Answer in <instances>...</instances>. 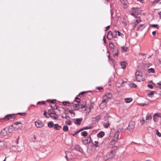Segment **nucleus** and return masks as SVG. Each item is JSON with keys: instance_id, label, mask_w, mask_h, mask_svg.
<instances>
[{"instance_id": "de8ad7c7", "label": "nucleus", "mask_w": 161, "mask_h": 161, "mask_svg": "<svg viewBox=\"0 0 161 161\" xmlns=\"http://www.w3.org/2000/svg\"><path fill=\"white\" fill-rule=\"evenodd\" d=\"M56 101V100H52V101H51L50 100H47V102H50L51 103H52L53 104H55L54 101Z\"/></svg>"}, {"instance_id": "0e129e2a", "label": "nucleus", "mask_w": 161, "mask_h": 161, "mask_svg": "<svg viewBox=\"0 0 161 161\" xmlns=\"http://www.w3.org/2000/svg\"><path fill=\"white\" fill-rule=\"evenodd\" d=\"M47 113L46 111H44L43 113V115L45 116L46 117H47Z\"/></svg>"}, {"instance_id": "4468645a", "label": "nucleus", "mask_w": 161, "mask_h": 161, "mask_svg": "<svg viewBox=\"0 0 161 161\" xmlns=\"http://www.w3.org/2000/svg\"><path fill=\"white\" fill-rule=\"evenodd\" d=\"M79 103H77L74 104L71 106V108L74 110H78L79 109Z\"/></svg>"}, {"instance_id": "7c9ffc66", "label": "nucleus", "mask_w": 161, "mask_h": 161, "mask_svg": "<svg viewBox=\"0 0 161 161\" xmlns=\"http://www.w3.org/2000/svg\"><path fill=\"white\" fill-rule=\"evenodd\" d=\"M68 126L66 125H64L63 127V130L65 132H67L68 130Z\"/></svg>"}, {"instance_id": "338daca9", "label": "nucleus", "mask_w": 161, "mask_h": 161, "mask_svg": "<svg viewBox=\"0 0 161 161\" xmlns=\"http://www.w3.org/2000/svg\"><path fill=\"white\" fill-rule=\"evenodd\" d=\"M140 122L142 123V125L145 122V120L144 119L141 120Z\"/></svg>"}, {"instance_id": "c85d7f7f", "label": "nucleus", "mask_w": 161, "mask_h": 161, "mask_svg": "<svg viewBox=\"0 0 161 161\" xmlns=\"http://www.w3.org/2000/svg\"><path fill=\"white\" fill-rule=\"evenodd\" d=\"M105 96H106L108 99L111 98L112 97L111 94L109 92L107 93L105 95Z\"/></svg>"}, {"instance_id": "680f3d73", "label": "nucleus", "mask_w": 161, "mask_h": 161, "mask_svg": "<svg viewBox=\"0 0 161 161\" xmlns=\"http://www.w3.org/2000/svg\"><path fill=\"white\" fill-rule=\"evenodd\" d=\"M122 49L124 52L126 51V49L124 47H121Z\"/></svg>"}, {"instance_id": "ea45409f", "label": "nucleus", "mask_w": 161, "mask_h": 161, "mask_svg": "<svg viewBox=\"0 0 161 161\" xmlns=\"http://www.w3.org/2000/svg\"><path fill=\"white\" fill-rule=\"evenodd\" d=\"M21 124V123L19 121H17V122H15L14 123V125H12L11 126L12 127L14 126V125H16L17 126L18 124Z\"/></svg>"}, {"instance_id": "a19ab883", "label": "nucleus", "mask_w": 161, "mask_h": 161, "mask_svg": "<svg viewBox=\"0 0 161 161\" xmlns=\"http://www.w3.org/2000/svg\"><path fill=\"white\" fill-rule=\"evenodd\" d=\"M156 134L159 137H161V134L158 131V130H156Z\"/></svg>"}, {"instance_id": "4d7b16f0", "label": "nucleus", "mask_w": 161, "mask_h": 161, "mask_svg": "<svg viewBox=\"0 0 161 161\" xmlns=\"http://www.w3.org/2000/svg\"><path fill=\"white\" fill-rule=\"evenodd\" d=\"M155 115H156L158 117L161 118V114H160V113L156 114H155Z\"/></svg>"}, {"instance_id": "58836bf2", "label": "nucleus", "mask_w": 161, "mask_h": 161, "mask_svg": "<svg viewBox=\"0 0 161 161\" xmlns=\"http://www.w3.org/2000/svg\"><path fill=\"white\" fill-rule=\"evenodd\" d=\"M46 103L45 101H42V102H38L37 103V105H45Z\"/></svg>"}, {"instance_id": "b1692460", "label": "nucleus", "mask_w": 161, "mask_h": 161, "mask_svg": "<svg viewBox=\"0 0 161 161\" xmlns=\"http://www.w3.org/2000/svg\"><path fill=\"white\" fill-rule=\"evenodd\" d=\"M132 100V99L131 98H127L125 99V103H129L131 102Z\"/></svg>"}, {"instance_id": "412c9836", "label": "nucleus", "mask_w": 161, "mask_h": 161, "mask_svg": "<svg viewBox=\"0 0 161 161\" xmlns=\"http://www.w3.org/2000/svg\"><path fill=\"white\" fill-rule=\"evenodd\" d=\"M110 123L108 121H107L106 122H105L103 123V126L106 128H107L110 125Z\"/></svg>"}, {"instance_id": "bb28decb", "label": "nucleus", "mask_w": 161, "mask_h": 161, "mask_svg": "<svg viewBox=\"0 0 161 161\" xmlns=\"http://www.w3.org/2000/svg\"><path fill=\"white\" fill-rule=\"evenodd\" d=\"M120 1L121 3L124 6V7L125 8L127 3V1L125 0H120Z\"/></svg>"}, {"instance_id": "423d86ee", "label": "nucleus", "mask_w": 161, "mask_h": 161, "mask_svg": "<svg viewBox=\"0 0 161 161\" xmlns=\"http://www.w3.org/2000/svg\"><path fill=\"white\" fill-rule=\"evenodd\" d=\"M116 37V34H115V36H114L111 31H109L107 36V38L108 39L110 40L113 38Z\"/></svg>"}, {"instance_id": "a211bd4d", "label": "nucleus", "mask_w": 161, "mask_h": 161, "mask_svg": "<svg viewBox=\"0 0 161 161\" xmlns=\"http://www.w3.org/2000/svg\"><path fill=\"white\" fill-rule=\"evenodd\" d=\"M118 48H115V50L114 51L113 50V52H115L113 54V56L115 58H117L118 56Z\"/></svg>"}, {"instance_id": "393cba45", "label": "nucleus", "mask_w": 161, "mask_h": 161, "mask_svg": "<svg viewBox=\"0 0 161 161\" xmlns=\"http://www.w3.org/2000/svg\"><path fill=\"white\" fill-rule=\"evenodd\" d=\"M94 106V103H92V102L90 103L89 106V108L90 109V110H89L88 113H89L90 112L91 109L93 108Z\"/></svg>"}, {"instance_id": "e2e57ef3", "label": "nucleus", "mask_w": 161, "mask_h": 161, "mask_svg": "<svg viewBox=\"0 0 161 161\" xmlns=\"http://www.w3.org/2000/svg\"><path fill=\"white\" fill-rule=\"evenodd\" d=\"M90 129V127H88L87 126L83 128V129H84V130H87V129Z\"/></svg>"}, {"instance_id": "ddd939ff", "label": "nucleus", "mask_w": 161, "mask_h": 161, "mask_svg": "<svg viewBox=\"0 0 161 161\" xmlns=\"http://www.w3.org/2000/svg\"><path fill=\"white\" fill-rule=\"evenodd\" d=\"M108 98L107 97L104 96L103 98L102 102L100 105V106H101L102 104H103L104 105H106V102L108 101Z\"/></svg>"}, {"instance_id": "c03bdc74", "label": "nucleus", "mask_w": 161, "mask_h": 161, "mask_svg": "<svg viewBox=\"0 0 161 161\" xmlns=\"http://www.w3.org/2000/svg\"><path fill=\"white\" fill-rule=\"evenodd\" d=\"M75 101L76 102H77V103H80V99L78 97H76L75 98Z\"/></svg>"}, {"instance_id": "a18cd8bd", "label": "nucleus", "mask_w": 161, "mask_h": 161, "mask_svg": "<svg viewBox=\"0 0 161 161\" xmlns=\"http://www.w3.org/2000/svg\"><path fill=\"white\" fill-rule=\"evenodd\" d=\"M61 117L62 118L65 119H69L70 118L69 116H65L64 117V116H63V115H62L61 116Z\"/></svg>"}, {"instance_id": "9b49d317", "label": "nucleus", "mask_w": 161, "mask_h": 161, "mask_svg": "<svg viewBox=\"0 0 161 161\" xmlns=\"http://www.w3.org/2000/svg\"><path fill=\"white\" fill-rule=\"evenodd\" d=\"M35 124L37 128H41L44 126L42 122L39 120L36 121L35 122Z\"/></svg>"}, {"instance_id": "72a5a7b5", "label": "nucleus", "mask_w": 161, "mask_h": 161, "mask_svg": "<svg viewBox=\"0 0 161 161\" xmlns=\"http://www.w3.org/2000/svg\"><path fill=\"white\" fill-rule=\"evenodd\" d=\"M22 127V125H21V126H19L18 125H15L14 127V128L15 130H16L19 129H20Z\"/></svg>"}, {"instance_id": "7ed1b4c3", "label": "nucleus", "mask_w": 161, "mask_h": 161, "mask_svg": "<svg viewBox=\"0 0 161 161\" xmlns=\"http://www.w3.org/2000/svg\"><path fill=\"white\" fill-rule=\"evenodd\" d=\"M122 129H121L119 128L115 134L114 136L113 137L112 139V140L113 141H114V142L116 143L118 141L119 138V135L120 132L121 131Z\"/></svg>"}, {"instance_id": "4be33fe9", "label": "nucleus", "mask_w": 161, "mask_h": 161, "mask_svg": "<svg viewBox=\"0 0 161 161\" xmlns=\"http://www.w3.org/2000/svg\"><path fill=\"white\" fill-rule=\"evenodd\" d=\"M104 135V133L103 131H101L97 134V136L98 137H102Z\"/></svg>"}, {"instance_id": "a878e982", "label": "nucleus", "mask_w": 161, "mask_h": 161, "mask_svg": "<svg viewBox=\"0 0 161 161\" xmlns=\"http://www.w3.org/2000/svg\"><path fill=\"white\" fill-rule=\"evenodd\" d=\"M115 143V142H114V141L112 140L111 142L109 143V146L110 147H113Z\"/></svg>"}, {"instance_id": "6ab92c4d", "label": "nucleus", "mask_w": 161, "mask_h": 161, "mask_svg": "<svg viewBox=\"0 0 161 161\" xmlns=\"http://www.w3.org/2000/svg\"><path fill=\"white\" fill-rule=\"evenodd\" d=\"M109 45L110 48L111 49L113 50V51L114 50V51L115 50V48H117L114 46V45L112 42H110Z\"/></svg>"}, {"instance_id": "13d9d810", "label": "nucleus", "mask_w": 161, "mask_h": 161, "mask_svg": "<svg viewBox=\"0 0 161 161\" xmlns=\"http://www.w3.org/2000/svg\"><path fill=\"white\" fill-rule=\"evenodd\" d=\"M130 14L133 16H134V17L135 18H136L137 17H136V14H135L134 13H131V14Z\"/></svg>"}, {"instance_id": "9d476101", "label": "nucleus", "mask_w": 161, "mask_h": 161, "mask_svg": "<svg viewBox=\"0 0 161 161\" xmlns=\"http://www.w3.org/2000/svg\"><path fill=\"white\" fill-rule=\"evenodd\" d=\"M135 122L134 121H130L128 125L127 129L129 130L133 129L135 127Z\"/></svg>"}, {"instance_id": "09e8293b", "label": "nucleus", "mask_w": 161, "mask_h": 161, "mask_svg": "<svg viewBox=\"0 0 161 161\" xmlns=\"http://www.w3.org/2000/svg\"><path fill=\"white\" fill-rule=\"evenodd\" d=\"M74 110V109H73V110H69V112L71 114H73L74 116H75V113L73 112Z\"/></svg>"}, {"instance_id": "2f4dec72", "label": "nucleus", "mask_w": 161, "mask_h": 161, "mask_svg": "<svg viewBox=\"0 0 161 161\" xmlns=\"http://www.w3.org/2000/svg\"><path fill=\"white\" fill-rule=\"evenodd\" d=\"M63 104V105L66 106H69L70 103L69 101H64L62 102Z\"/></svg>"}, {"instance_id": "f8f14e48", "label": "nucleus", "mask_w": 161, "mask_h": 161, "mask_svg": "<svg viewBox=\"0 0 161 161\" xmlns=\"http://www.w3.org/2000/svg\"><path fill=\"white\" fill-rule=\"evenodd\" d=\"M6 142L4 141H0V151L4 149L6 147Z\"/></svg>"}, {"instance_id": "3c124183", "label": "nucleus", "mask_w": 161, "mask_h": 161, "mask_svg": "<svg viewBox=\"0 0 161 161\" xmlns=\"http://www.w3.org/2000/svg\"><path fill=\"white\" fill-rule=\"evenodd\" d=\"M154 94V93L153 92H150V93H149L147 94V95L148 96H150L153 95Z\"/></svg>"}, {"instance_id": "4c0bfd02", "label": "nucleus", "mask_w": 161, "mask_h": 161, "mask_svg": "<svg viewBox=\"0 0 161 161\" xmlns=\"http://www.w3.org/2000/svg\"><path fill=\"white\" fill-rule=\"evenodd\" d=\"M109 61L112 65H113L114 66L115 63L114 60L113 58H111L109 59Z\"/></svg>"}, {"instance_id": "79ce46f5", "label": "nucleus", "mask_w": 161, "mask_h": 161, "mask_svg": "<svg viewBox=\"0 0 161 161\" xmlns=\"http://www.w3.org/2000/svg\"><path fill=\"white\" fill-rule=\"evenodd\" d=\"M16 114L20 115L21 116H25L26 115V114L25 113H18Z\"/></svg>"}, {"instance_id": "052dcab7", "label": "nucleus", "mask_w": 161, "mask_h": 161, "mask_svg": "<svg viewBox=\"0 0 161 161\" xmlns=\"http://www.w3.org/2000/svg\"><path fill=\"white\" fill-rule=\"evenodd\" d=\"M67 123L69 125H71L72 124L71 121L70 120H69L67 121Z\"/></svg>"}, {"instance_id": "c756f323", "label": "nucleus", "mask_w": 161, "mask_h": 161, "mask_svg": "<svg viewBox=\"0 0 161 161\" xmlns=\"http://www.w3.org/2000/svg\"><path fill=\"white\" fill-rule=\"evenodd\" d=\"M141 20L140 18L139 17L137 18V19H136L135 22V25H136L138 23H140L141 22Z\"/></svg>"}, {"instance_id": "2eb2a0df", "label": "nucleus", "mask_w": 161, "mask_h": 161, "mask_svg": "<svg viewBox=\"0 0 161 161\" xmlns=\"http://www.w3.org/2000/svg\"><path fill=\"white\" fill-rule=\"evenodd\" d=\"M82 120V118H77L76 119L75 121L74 122L76 125H80Z\"/></svg>"}, {"instance_id": "5701e85b", "label": "nucleus", "mask_w": 161, "mask_h": 161, "mask_svg": "<svg viewBox=\"0 0 161 161\" xmlns=\"http://www.w3.org/2000/svg\"><path fill=\"white\" fill-rule=\"evenodd\" d=\"M54 125L53 122L52 121L49 122L47 124V126L48 127L50 128L53 126L54 127Z\"/></svg>"}, {"instance_id": "6e6d98bb", "label": "nucleus", "mask_w": 161, "mask_h": 161, "mask_svg": "<svg viewBox=\"0 0 161 161\" xmlns=\"http://www.w3.org/2000/svg\"><path fill=\"white\" fill-rule=\"evenodd\" d=\"M96 89L98 90L99 91H101L102 90H103V88L101 87H98L96 88Z\"/></svg>"}, {"instance_id": "bf43d9fd", "label": "nucleus", "mask_w": 161, "mask_h": 161, "mask_svg": "<svg viewBox=\"0 0 161 161\" xmlns=\"http://www.w3.org/2000/svg\"><path fill=\"white\" fill-rule=\"evenodd\" d=\"M110 13H111V16L112 17H113V15L114 14V12L113 11L112 9H111L110 10Z\"/></svg>"}, {"instance_id": "1a4fd4ad", "label": "nucleus", "mask_w": 161, "mask_h": 161, "mask_svg": "<svg viewBox=\"0 0 161 161\" xmlns=\"http://www.w3.org/2000/svg\"><path fill=\"white\" fill-rule=\"evenodd\" d=\"M91 141V138L90 136L88 137L85 139L82 140V143L86 145L90 143Z\"/></svg>"}, {"instance_id": "f03ea898", "label": "nucleus", "mask_w": 161, "mask_h": 161, "mask_svg": "<svg viewBox=\"0 0 161 161\" xmlns=\"http://www.w3.org/2000/svg\"><path fill=\"white\" fill-rule=\"evenodd\" d=\"M48 113L50 116L53 119H58V116L56 114L55 112L53 109H51L48 110Z\"/></svg>"}, {"instance_id": "69168bd1", "label": "nucleus", "mask_w": 161, "mask_h": 161, "mask_svg": "<svg viewBox=\"0 0 161 161\" xmlns=\"http://www.w3.org/2000/svg\"><path fill=\"white\" fill-rule=\"evenodd\" d=\"M103 41L104 43L105 44H106V38H105V36L103 37Z\"/></svg>"}, {"instance_id": "49530a36", "label": "nucleus", "mask_w": 161, "mask_h": 161, "mask_svg": "<svg viewBox=\"0 0 161 161\" xmlns=\"http://www.w3.org/2000/svg\"><path fill=\"white\" fill-rule=\"evenodd\" d=\"M51 107L53 109H57L56 105L55 104H53L52 105H51Z\"/></svg>"}, {"instance_id": "f3484780", "label": "nucleus", "mask_w": 161, "mask_h": 161, "mask_svg": "<svg viewBox=\"0 0 161 161\" xmlns=\"http://www.w3.org/2000/svg\"><path fill=\"white\" fill-rule=\"evenodd\" d=\"M145 26L144 24L140 25L137 28V30L139 31H142L145 28Z\"/></svg>"}, {"instance_id": "473e14b6", "label": "nucleus", "mask_w": 161, "mask_h": 161, "mask_svg": "<svg viewBox=\"0 0 161 161\" xmlns=\"http://www.w3.org/2000/svg\"><path fill=\"white\" fill-rule=\"evenodd\" d=\"M148 72L149 73H155V70L154 69L152 68H150L149 69H148Z\"/></svg>"}, {"instance_id": "8fccbe9b", "label": "nucleus", "mask_w": 161, "mask_h": 161, "mask_svg": "<svg viewBox=\"0 0 161 161\" xmlns=\"http://www.w3.org/2000/svg\"><path fill=\"white\" fill-rule=\"evenodd\" d=\"M94 143V145L96 147H97L99 146L98 145V142L97 141H95Z\"/></svg>"}, {"instance_id": "e433bc0d", "label": "nucleus", "mask_w": 161, "mask_h": 161, "mask_svg": "<svg viewBox=\"0 0 161 161\" xmlns=\"http://www.w3.org/2000/svg\"><path fill=\"white\" fill-rule=\"evenodd\" d=\"M152 119V116L150 115H147L146 116V121L147 122L148 120H149Z\"/></svg>"}, {"instance_id": "c9c22d12", "label": "nucleus", "mask_w": 161, "mask_h": 161, "mask_svg": "<svg viewBox=\"0 0 161 161\" xmlns=\"http://www.w3.org/2000/svg\"><path fill=\"white\" fill-rule=\"evenodd\" d=\"M109 117V116L108 114H107L104 117V120L105 121H108V118Z\"/></svg>"}, {"instance_id": "f704fd0d", "label": "nucleus", "mask_w": 161, "mask_h": 161, "mask_svg": "<svg viewBox=\"0 0 161 161\" xmlns=\"http://www.w3.org/2000/svg\"><path fill=\"white\" fill-rule=\"evenodd\" d=\"M115 32L116 33V35L117 34V33H118V35L119 36H121L123 37V36H124L123 34H122V33H120L119 31H115Z\"/></svg>"}, {"instance_id": "37998d69", "label": "nucleus", "mask_w": 161, "mask_h": 161, "mask_svg": "<svg viewBox=\"0 0 161 161\" xmlns=\"http://www.w3.org/2000/svg\"><path fill=\"white\" fill-rule=\"evenodd\" d=\"M151 26L153 27L156 28L157 29L158 28V25L157 24H152L150 25Z\"/></svg>"}, {"instance_id": "5fc2aeb1", "label": "nucleus", "mask_w": 161, "mask_h": 161, "mask_svg": "<svg viewBox=\"0 0 161 161\" xmlns=\"http://www.w3.org/2000/svg\"><path fill=\"white\" fill-rule=\"evenodd\" d=\"M86 92V91H83V92H81L79 94L78 96H80V95H82L84 94V93H85Z\"/></svg>"}, {"instance_id": "864d4df0", "label": "nucleus", "mask_w": 161, "mask_h": 161, "mask_svg": "<svg viewBox=\"0 0 161 161\" xmlns=\"http://www.w3.org/2000/svg\"><path fill=\"white\" fill-rule=\"evenodd\" d=\"M156 115H154L153 117V120L155 122H157L158 121V119L156 117H155Z\"/></svg>"}, {"instance_id": "0eeeda50", "label": "nucleus", "mask_w": 161, "mask_h": 161, "mask_svg": "<svg viewBox=\"0 0 161 161\" xmlns=\"http://www.w3.org/2000/svg\"><path fill=\"white\" fill-rule=\"evenodd\" d=\"M136 76L137 81H141V80L142 79V73L140 71H136Z\"/></svg>"}, {"instance_id": "dca6fc26", "label": "nucleus", "mask_w": 161, "mask_h": 161, "mask_svg": "<svg viewBox=\"0 0 161 161\" xmlns=\"http://www.w3.org/2000/svg\"><path fill=\"white\" fill-rule=\"evenodd\" d=\"M53 128L56 130H59L62 128L61 126L58 125V124H55L54 125Z\"/></svg>"}, {"instance_id": "aec40b11", "label": "nucleus", "mask_w": 161, "mask_h": 161, "mask_svg": "<svg viewBox=\"0 0 161 161\" xmlns=\"http://www.w3.org/2000/svg\"><path fill=\"white\" fill-rule=\"evenodd\" d=\"M120 65L122 69H125L126 67V63L124 61L120 63Z\"/></svg>"}, {"instance_id": "39448f33", "label": "nucleus", "mask_w": 161, "mask_h": 161, "mask_svg": "<svg viewBox=\"0 0 161 161\" xmlns=\"http://www.w3.org/2000/svg\"><path fill=\"white\" fill-rule=\"evenodd\" d=\"M84 108V111L86 110L87 107H86V103L85 101H81L79 103V109H83Z\"/></svg>"}, {"instance_id": "6e6552de", "label": "nucleus", "mask_w": 161, "mask_h": 161, "mask_svg": "<svg viewBox=\"0 0 161 161\" xmlns=\"http://www.w3.org/2000/svg\"><path fill=\"white\" fill-rule=\"evenodd\" d=\"M9 129L6 128L3 129L1 131V134L3 136H6L9 132Z\"/></svg>"}, {"instance_id": "20e7f679", "label": "nucleus", "mask_w": 161, "mask_h": 161, "mask_svg": "<svg viewBox=\"0 0 161 161\" xmlns=\"http://www.w3.org/2000/svg\"><path fill=\"white\" fill-rule=\"evenodd\" d=\"M16 114H8L3 118V119L5 120H9L10 119H14L15 118Z\"/></svg>"}, {"instance_id": "cd10ccee", "label": "nucleus", "mask_w": 161, "mask_h": 161, "mask_svg": "<svg viewBox=\"0 0 161 161\" xmlns=\"http://www.w3.org/2000/svg\"><path fill=\"white\" fill-rule=\"evenodd\" d=\"M81 135L83 136H86L88 135V133L86 131H83L81 132Z\"/></svg>"}, {"instance_id": "f257e3e1", "label": "nucleus", "mask_w": 161, "mask_h": 161, "mask_svg": "<svg viewBox=\"0 0 161 161\" xmlns=\"http://www.w3.org/2000/svg\"><path fill=\"white\" fill-rule=\"evenodd\" d=\"M115 154V152L114 151L112 150L108 153L105 155L104 156V159L105 161L110 159H113L114 157Z\"/></svg>"}, {"instance_id": "603ef678", "label": "nucleus", "mask_w": 161, "mask_h": 161, "mask_svg": "<svg viewBox=\"0 0 161 161\" xmlns=\"http://www.w3.org/2000/svg\"><path fill=\"white\" fill-rule=\"evenodd\" d=\"M147 86L148 87L151 89L153 88V86L151 84H148L147 85Z\"/></svg>"}, {"instance_id": "774afa93", "label": "nucleus", "mask_w": 161, "mask_h": 161, "mask_svg": "<svg viewBox=\"0 0 161 161\" xmlns=\"http://www.w3.org/2000/svg\"><path fill=\"white\" fill-rule=\"evenodd\" d=\"M110 26L109 25H108V26H107L106 28V31H108L110 28Z\"/></svg>"}]
</instances>
